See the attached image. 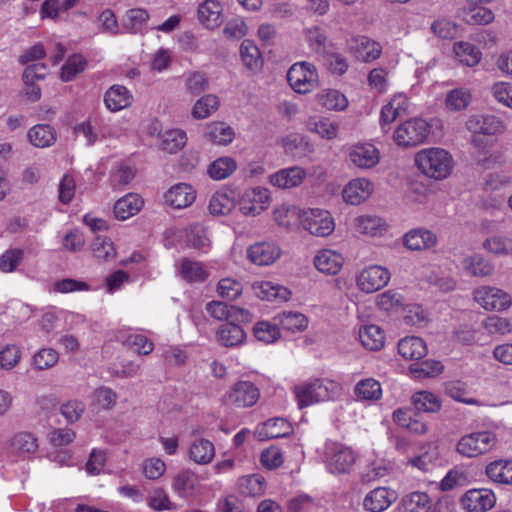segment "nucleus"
Returning <instances> with one entry per match:
<instances>
[{"label":"nucleus","mask_w":512,"mask_h":512,"mask_svg":"<svg viewBox=\"0 0 512 512\" xmlns=\"http://www.w3.org/2000/svg\"><path fill=\"white\" fill-rule=\"evenodd\" d=\"M306 172L299 166L281 169L269 176V184L278 189H291L302 184Z\"/></svg>","instance_id":"obj_21"},{"label":"nucleus","mask_w":512,"mask_h":512,"mask_svg":"<svg viewBox=\"0 0 512 512\" xmlns=\"http://www.w3.org/2000/svg\"><path fill=\"white\" fill-rule=\"evenodd\" d=\"M453 52L456 59L463 65L474 67L482 59L480 49L470 42L458 41L453 45Z\"/></svg>","instance_id":"obj_38"},{"label":"nucleus","mask_w":512,"mask_h":512,"mask_svg":"<svg viewBox=\"0 0 512 512\" xmlns=\"http://www.w3.org/2000/svg\"><path fill=\"white\" fill-rule=\"evenodd\" d=\"M240 55L243 64L250 70H258L262 59L258 47L251 40H244L240 46Z\"/></svg>","instance_id":"obj_55"},{"label":"nucleus","mask_w":512,"mask_h":512,"mask_svg":"<svg viewBox=\"0 0 512 512\" xmlns=\"http://www.w3.org/2000/svg\"><path fill=\"white\" fill-rule=\"evenodd\" d=\"M306 40L311 50L319 56L324 55L327 49V37L319 27H311L306 29Z\"/></svg>","instance_id":"obj_64"},{"label":"nucleus","mask_w":512,"mask_h":512,"mask_svg":"<svg viewBox=\"0 0 512 512\" xmlns=\"http://www.w3.org/2000/svg\"><path fill=\"white\" fill-rule=\"evenodd\" d=\"M353 228L359 234L375 237L385 231V223L380 217L361 215L353 220Z\"/></svg>","instance_id":"obj_40"},{"label":"nucleus","mask_w":512,"mask_h":512,"mask_svg":"<svg viewBox=\"0 0 512 512\" xmlns=\"http://www.w3.org/2000/svg\"><path fill=\"white\" fill-rule=\"evenodd\" d=\"M313 264L320 273L335 276L344 265V257L335 250L321 249L316 253Z\"/></svg>","instance_id":"obj_19"},{"label":"nucleus","mask_w":512,"mask_h":512,"mask_svg":"<svg viewBox=\"0 0 512 512\" xmlns=\"http://www.w3.org/2000/svg\"><path fill=\"white\" fill-rule=\"evenodd\" d=\"M373 183L363 177L350 180L342 191L343 200L350 205H359L365 202L373 193Z\"/></svg>","instance_id":"obj_17"},{"label":"nucleus","mask_w":512,"mask_h":512,"mask_svg":"<svg viewBox=\"0 0 512 512\" xmlns=\"http://www.w3.org/2000/svg\"><path fill=\"white\" fill-rule=\"evenodd\" d=\"M430 508L431 498L425 492H412L401 500V512H429Z\"/></svg>","instance_id":"obj_47"},{"label":"nucleus","mask_w":512,"mask_h":512,"mask_svg":"<svg viewBox=\"0 0 512 512\" xmlns=\"http://www.w3.org/2000/svg\"><path fill=\"white\" fill-rule=\"evenodd\" d=\"M278 319L282 328L290 332L303 331L308 326L306 316L299 312H283Z\"/></svg>","instance_id":"obj_61"},{"label":"nucleus","mask_w":512,"mask_h":512,"mask_svg":"<svg viewBox=\"0 0 512 512\" xmlns=\"http://www.w3.org/2000/svg\"><path fill=\"white\" fill-rule=\"evenodd\" d=\"M315 97L317 103L327 110L342 111L348 106L346 96L336 89H322Z\"/></svg>","instance_id":"obj_44"},{"label":"nucleus","mask_w":512,"mask_h":512,"mask_svg":"<svg viewBox=\"0 0 512 512\" xmlns=\"http://www.w3.org/2000/svg\"><path fill=\"white\" fill-rule=\"evenodd\" d=\"M326 470L334 475L349 473L355 464V454L346 445L327 440L318 450Z\"/></svg>","instance_id":"obj_3"},{"label":"nucleus","mask_w":512,"mask_h":512,"mask_svg":"<svg viewBox=\"0 0 512 512\" xmlns=\"http://www.w3.org/2000/svg\"><path fill=\"white\" fill-rule=\"evenodd\" d=\"M234 207V202L229 194L225 191L215 192L209 201V212L212 215H227Z\"/></svg>","instance_id":"obj_57"},{"label":"nucleus","mask_w":512,"mask_h":512,"mask_svg":"<svg viewBox=\"0 0 512 512\" xmlns=\"http://www.w3.org/2000/svg\"><path fill=\"white\" fill-rule=\"evenodd\" d=\"M341 393V385L328 378H315L293 387V394L300 409L335 400Z\"/></svg>","instance_id":"obj_1"},{"label":"nucleus","mask_w":512,"mask_h":512,"mask_svg":"<svg viewBox=\"0 0 512 512\" xmlns=\"http://www.w3.org/2000/svg\"><path fill=\"white\" fill-rule=\"evenodd\" d=\"M149 13L143 8H132L126 11L122 25L124 29L132 34L143 33L147 27Z\"/></svg>","instance_id":"obj_39"},{"label":"nucleus","mask_w":512,"mask_h":512,"mask_svg":"<svg viewBox=\"0 0 512 512\" xmlns=\"http://www.w3.org/2000/svg\"><path fill=\"white\" fill-rule=\"evenodd\" d=\"M415 163L421 173L434 180L446 179L452 172L454 161L451 154L442 148H426L415 155Z\"/></svg>","instance_id":"obj_2"},{"label":"nucleus","mask_w":512,"mask_h":512,"mask_svg":"<svg viewBox=\"0 0 512 512\" xmlns=\"http://www.w3.org/2000/svg\"><path fill=\"white\" fill-rule=\"evenodd\" d=\"M382 394L381 384L374 378L362 379L354 387V395L359 402L374 403L381 399Z\"/></svg>","instance_id":"obj_31"},{"label":"nucleus","mask_w":512,"mask_h":512,"mask_svg":"<svg viewBox=\"0 0 512 512\" xmlns=\"http://www.w3.org/2000/svg\"><path fill=\"white\" fill-rule=\"evenodd\" d=\"M391 278L389 270L381 265H368L355 274L356 287L365 294H371L385 287Z\"/></svg>","instance_id":"obj_8"},{"label":"nucleus","mask_w":512,"mask_h":512,"mask_svg":"<svg viewBox=\"0 0 512 512\" xmlns=\"http://www.w3.org/2000/svg\"><path fill=\"white\" fill-rule=\"evenodd\" d=\"M185 90L191 95H198L208 88V78L199 71H188L182 76Z\"/></svg>","instance_id":"obj_58"},{"label":"nucleus","mask_w":512,"mask_h":512,"mask_svg":"<svg viewBox=\"0 0 512 512\" xmlns=\"http://www.w3.org/2000/svg\"><path fill=\"white\" fill-rule=\"evenodd\" d=\"M485 472L494 483L512 485V460H495L486 466Z\"/></svg>","instance_id":"obj_34"},{"label":"nucleus","mask_w":512,"mask_h":512,"mask_svg":"<svg viewBox=\"0 0 512 512\" xmlns=\"http://www.w3.org/2000/svg\"><path fill=\"white\" fill-rule=\"evenodd\" d=\"M348 157L356 167L370 169L378 164L380 152L370 143L356 144L350 147Z\"/></svg>","instance_id":"obj_18"},{"label":"nucleus","mask_w":512,"mask_h":512,"mask_svg":"<svg viewBox=\"0 0 512 512\" xmlns=\"http://www.w3.org/2000/svg\"><path fill=\"white\" fill-rule=\"evenodd\" d=\"M412 404L418 411L427 413L438 412L441 408L440 398L430 391H418L412 396Z\"/></svg>","instance_id":"obj_50"},{"label":"nucleus","mask_w":512,"mask_h":512,"mask_svg":"<svg viewBox=\"0 0 512 512\" xmlns=\"http://www.w3.org/2000/svg\"><path fill=\"white\" fill-rule=\"evenodd\" d=\"M198 19L208 29H214L223 21V7L218 0H205L198 6Z\"/></svg>","instance_id":"obj_26"},{"label":"nucleus","mask_w":512,"mask_h":512,"mask_svg":"<svg viewBox=\"0 0 512 512\" xmlns=\"http://www.w3.org/2000/svg\"><path fill=\"white\" fill-rule=\"evenodd\" d=\"M358 336L364 348L378 351L384 346V331L375 324H365L359 327Z\"/></svg>","instance_id":"obj_32"},{"label":"nucleus","mask_w":512,"mask_h":512,"mask_svg":"<svg viewBox=\"0 0 512 512\" xmlns=\"http://www.w3.org/2000/svg\"><path fill=\"white\" fill-rule=\"evenodd\" d=\"M301 223L305 230L317 237H328L335 230V222L329 211L311 208L303 211Z\"/></svg>","instance_id":"obj_9"},{"label":"nucleus","mask_w":512,"mask_h":512,"mask_svg":"<svg viewBox=\"0 0 512 512\" xmlns=\"http://www.w3.org/2000/svg\"><path fill=\"white\" fill-rule=\"evenodd\" d=\"M467 129L474 134L473 143L480 145V135H495L504 130L503 122L494 115H473L467 123Z\"/></svg>","instance_id":"obj_12"},{"label":"nucleus","mask_w":512,"mask_h":512,"mask_svg":"<svg viewBox=\"0 0 512 512\" xmlns=\"http://www.w3.org/2000/svg\"><path fill=\"white\" fill-rule=\"evenodd\" d=\"M408 108V97L404 93L395 94L381 109L380 124L382 129L384 130L386 125L391 124L398 117L406 115Z\"/></svg>","instance_id":"obj_23"},{"label":"nucleus","mask_w":512,"mask_h":512,"mask_svg":"<svg viewBox=\"0 0 512 512\" xmlns=\"http://www.w3.org/2000/svg\"><path fill=\"white\" fill-rule=\"evenodd\" d=\"M486 3H466L463 10V20L470 25H487L494 20V13L487 8Z\"/></svg>","instance_id":"obj_36"},{"label":"nucleus","mask_w":512,"mask_h":512,"mask_svg":"<svg viewBox=\"0 0 512 512\" xmlns=\"http://www.w3.org/2000/svg\"><path fill=\"white\" fill-rule=\"evenodd\" d=\"M350 51L362 62H371L378 59L382 53L381 45L366 36L353 38L349 43Z\"/></svg>","instance_id":"obj_22"},{"label":"nucleus","mask_w":512,"mask_h":512,"mask_svg":"<svg viewBox=\"0 0 512 512\" xmlns=\"http://www.w3.org/2000/svg\"><path fill=\"white\" fill-rule=\"evenodd\" d=\"M259 435L267 439L286 437L292 432L291 424L284 418H271L258 430Z\"/></svg>","instance_id":"obj_49"},{"label":"nucleus","mask_w":512,"mask_h":512,"mask_svg":"<svg viewBox=\"0 0 512 512\" xmlns=\"http://www.w3.org/2000/svg\"><path fill=\"white\" fill-rule=\"evenodd\" d=\"M436 243V235L424 228L412 229L403 236V245L411 251L430 249Z\"/></svg>","instance_id":"obj_25"},{"label":"nucleus","mask_w":512,"mask_h":512,"mask_svg":"<svg viewBox=\"0 0 512 512\" xmlns=\"http://www.w3.org/2000/svg\"><path fill=\"white\" fill-rule=\"evenodd\" d=\"M186 133L181 129H171L162 136L161 147L169 153H176L186 144Z\"/></svg>","instance_id":"obj_59"},{"label":"nucleus","mask_w":512,"mask_h":512,"mask_svg":"<svg viewBox=\"0 0 512 512\" xmlns=\"http://www.w3.org/2000/svg\"><path fill=\"white\" fill-rule=\"evenodd\" d=\"M246 254L251 263L258 266H269L280 259L282 250L275 242L262 241L250 245Z\"/></svg>","instance_id":"obj_14"},{"label":"nucleus","mask_w":512,"mask_h":512,"mask_svg":"<svg viewBox=\"0 0 512 512\" xmlns=\"http://www.w3.org/2000/svg\"><path fill=\"white\" fill-rule=\"evenodd\" d=\"M173 492L182 499H194L201 493V483L197 473L190 469L180 470L172 480Z\"/></svg>","instance_id":"obj_13"},{"label":"nucleus","mask_w":512,"mask_h":512,"mask_svg":"<svg viewBox=\"0 0 512 512\" xmlns=\"http://www.w3.org/2000/svg\"><path fill=\"white\" fill-rule=\"evenodd\" d=\"M397 499V493L387 487L371 490L363 499V507L369 512H383Z\"/></svg>","instance_id":"obj_20"},{"label":"nucleus","mask_w":512,"mask_h":512,"mask_svg":"<svg viewBox=\"0 0 512 512\" xmlns=\"http://www.w3.org/2000/svg\"><path fill=\"white\" fill-rule=\"evenodd\" d=\"M255 338L265 344H271L280 338L278 325L269 321H259L253 328Z\"/></svg>","instance_id":"obj_56"},{"label":"nucleus","mask_w":512,"mask_h":512,"mask_svg":"<svg viewBox=\"0 0 512 512\" xmlns=\"http://www.w3.org/2000/svg\"><path fill=\"white\" fill-rule=\"evenodd\" d=\"M196 198V191L187 183H178L172 186L164 196L165 203L175 209L190 206Z\"/></svg>","instance_id":"obj_24"},{"label":"nucleus","mask_w":512,"mask_h":512,"mask_svg":"<svg viewBox=\"0 0 512 512\" xmlns=\"http://www.w3.org/2000/svg\"><path fill=\"white\" fill-rule=\"evenodd\" d=\"M10 447L13 452L25 456L34 453L38 448L37 439L33 434L20 432L14 435L10 441Z\"/></svg>","instance_id":"obj_51"},{"label":"nucleus","mask_w":512,"mask_h":512,"mask_svg":"<svg viewBox=\"0 0 512 512\" xmlns=\"http://www.w3.org/2000/svg\"><path fill=\"white\" fill-rule=\"evenodd\" d=\"M398 353L407 360H418L427 354V346L423 339L408 336L399 341Z\"/></svg>","instance_id":"obj_37"},{"label":"nucleus","mask_w":512,"mask_h":512,"mask_svg":"<svg viewBox=\"0 0 512 512\" xmlns=\"http://www.w3.org/2000/svg\"><path fill=\"white\" fill-rule=\"evenodd\" d=\"M189 455L191 460L197 464H208L215 456L214 444L207 439H196L190 446Z\"/></svg>","instance_id":"obj_48"},{"label":"nucleus","mask_w":512,"mask_h":512,"mask_svg":"<svg viewBox=\"0 0 512 512\" xmlns=\"http://www.w3.org/2000/svg\"><path fill=\"white\" fill-rule=\"evenodd\" d=\"M473 295L474 300L487 311H503L512 305V297L497 287L481 286Z\"/></svg>","instance_id":"obj_11"},{"label":"nucleus","mask_w":512,"mask_h":512,"mask_svg":"<svg viewBox=\"0 0 512 512\" xmlns=\"http://www.w3.org/2000/svg\"><path fill=\"white\" fill-rule=\"evenodd\" d=\"M236 321L222 324L217 331V340L226 347L240 345L246 338V333L237 324Z\"/></svg>","instance_id":"obj_41"},{"label":"nucleus","mask_w":512,"mask_h":512,"mask_svg":"<svg viewBox=\"0 0 512 512\" xmlns=\"http://www.w3.org/2000/svg\"><path fill=\"white\" fill-rule=\"evenodd\" d=\"M219 98L214 94H206L194 104L191 114L195 119H205L219 108Z\"/></svg>","instance_id":"obj_52"},{"label":"nucleus","mask_w":512,"mask_h":512,"mask_svg":"<svg viewBox=\"0 0 512 512\" xmlns=\"http://www.w3.org/2000/svg\"><path fill=\"white\" fill-rule=\"evenodd\" d=\"M179 274L188 282H202L207 277V271L202 263L189 259L182 260L179 268Z\"/></svg>","instance_id":"obj_53"},{"label":"nucleus","mask_w":512,"mask_h":512,"mask_svg":"<svg viewBox=\"0 0 512 512\" xmlns=\"http://www.w3.org/2000/svg\"><path fill=\"white\" fill-rule=\"evenodd\" d=\"M306 128L309 132L318 135L325 140H334L339 133L338 123L324 116H310L306 121Z\"/></svg>","instance_id":"obj_27"},{"label":"nucleus","mask_w":512,"mask_h":512,"mask_svg":"<svg viewBox=\"0 0 512 512\" xmlns=\"http://www.w3.org/2000/svg\"><path fill=\"white\" fill-rule=\"evenodd\" d=\"M142 197L136 193H128L118 199L114 205V215L118 220H127L136 215L143 207Z\"/></svg>","instance_id":"obj_28"},{"label":"nucleus","mask_w":512,"mask_h":512,"mask_svg":"<svg viewBox=\"0 0 512 512\" xmlns=\"http://www.w3.org/2000/svg\"><path fill=\"white\" fill-rule=\"evenodd\" d=\"M496 503L494 492L487 488L470 489L461 498L466 512H486Z\"/></svg>","instance_id":"obj_15"},{"label":"nucleus","mask_w":512,"mask_h":512,"mask_svg":"<svg viewBox=\"0 0 512 512\" xmlns=\"http://www.w3.org/2000/svg\"><path fill=\"white\" fill-rule=\"evenodd\" d=\"M471 101V94L465 88H458L447 93L445 106L449 111H460L465 109Z\"/></svg>","instance_id":"obj_60"},{"label":"nucleus","mask_w":512,"mask_h":512,"mask_svg":"<svg viewBox=\"0 0 512 512\" xmlns=\"http://www.w3.org/2000/svg\"><path fill=\"white\" fill-rule=\"evenodd\" d=\"M463 271L473 277H485L491 275L494 266L490 260L481 254L466 256L461 261Z\"/></svg>","instance_id":"obj_30"},{"label":"nucleus","mask_w":512,"mask_h":512,"mask_svg":"<svg viewBox=\"0 0 512 512\" xmlns=\"http://www.w3.org/2000/svg\"><path fill=\"white\" fill-rule=\"evenodd\" d=\"M205 137L213 144L226 146L234 137V130L224 122H212L206 126Z\"/></svg>","instance_id":"obj_43"},{"label":"nucleus","mask_w":512,"mask_h":512,"mask_svg":"<svg viewBox=\"0 0 512 512\" xmlns=\"http://www.w3.org/2000/svg\"><path fill=\"white\" fill-rule=\"evenodd\" d=\"M119 340H121L124 344L135 347L136 352L140 355H148L153 349V343L142 334L138 333H121L119 336Z\"/></svg>","instance_id":"obj_62"},{"label":"nucleus","mask_w":512,"mask_h":512,"mask_svg":"<svg viewBox=\"0 0 512 512\" xmlns=\"http://www.w3.org/2000/svg\"><path fill=\"white\" fill-rule=\"evenodd\" d=\"M287 81L296 93L307 94L312 92L319 84L318 71L310 62H296L287 72Z\"/></svg>","instance_id":"obj_6"},{"label":"nucleus","mask_w":512,"mask_h":512,"mask_svg":"<svg viewBox=\"0 0 512 512\" xmlns=\"http://www.w3.org/2000/svg\"><path fill=\"white\" fill-rule=\"evenodd\" d=\"M237 169V162L229 156L219 157L208 165L207 174L213 180L220 181L231 176Z\"/></svg>","instance_id":"obj_46"},{"label":"nucleus","mask_w":512,"mask_h":512,"mask_svg":"<svg viewBox=\"0 0 512 512\" xmlns=\"http://www.w3.org/2000/svg\"><path fill=\"white\" fill-rule=\"evenodd\" d=\"M206 311L212 318L219 321L249 322L252 319V315L248 310L238 306H228L221 301L207 303Z\"/></svg>","instance_id":"obj_16"},{"label":"nucleus","mask_w":512,"mask_h":512,"mask_svg":"<svg viewBox=\"0 0 512 512\" xmlns=\"http://www.w3.org/2000/svg\"><path fill=\"white\" fill-rule=\"evenodd\" d=\"M252 289L255 295L267 301L280 300L286 301L290 297V291L279 284L271 281H258L253 283Z\"/></svg>","instance_id":"obj_29"},{"label":"nucleus","mask_w":512,"mask_h":512,"mask_svg":"<svg viewBox=\"0 0 512 512\" xmlns=\"http://www.w3.org/2000/svg\"><path fill=\"white\" fill-rule=\"evenodd\" d=\"M30 143L38 148H47L56 142V131L48 124H37L28 131Z\"/></svg>","instance_id":"obj_42"},{"label":"nucleus","mask_w":512,"mask_h":512,"mask_svg":"<svg viewBox=\"0 0 512 512\" xmlns=\"http://www.w3.org/2000/svg\"><path fill=\"white\" fill-rule=\"evenodd\" d=\"M429 123L419 117L402 122L394 131L395 143L404 148L416 147L423 144L430 134Z\"/></svg>","instance_id":"obj_5"},{"label":"nucleus","mask_w":512,"mask_h":512,"mask_svg":"<svg viewBox=\"0 0 512 512\" xmlns=\"http://www.w3.org/2000/svg\"><path fill=\"white\" fill-rule=\"evenodd\" d=\"M482 327L490 335H506L512 332V323L509 319L492 315L482 321Z\"/></svg>","instance_id":"obj_63"},{"label":"nucleus","mask_w":512,"mask_h":512,"mask_svg":"<svg viewBox=\"0 0 512 512\" xmlns=\"http://www.w3.org/2000/svg\"><path fill=\"white\" fill-rule=\"evenodd\" d=\"M260 398L258 387L250 381H238L233 384L224 395V401L228 405L237 408H249L254 406Z\"/></svg>","instance_id":"obj_10"},{"label":"nucleus","mask_w":512,"mask_h":512,"mask_svg":"<svg viewBox=\"0 0 512 512\" xmlns=\"http://www.w3.org/2000/svg\"><path fill=\"white\" fill-rule=\"evenodd\" d=\"M271 203L270 191L261 186L243 190L238 196V207L242 215L256 217L268 209Z\"/></svg>","instance_id":"obj_7"},{"label":"nucleus","mask_w":512,"mask_h":512,"mask_svg":"<svg viewBox=\"0 0 512 512\" xmlns=\"http://www.w3.org/2000/svg\"><path fill=\"white\" fill-rule=\"evenodd\" d=\"M482 246L485 251L494 256L507 257L512 255V237L505 233H497L487 237Z\"/></svg>","instance_id":"obj_35"},{"label":"nucleus","mask_w":512,"mask_h":512,"mask_svg":"<svg viewBox=\"0 0 512 512\" xmlns=\"http://www.w3.org/2000/svg\"><path fill=\"white\" fill-rule=\"evenodd\" d=\"M104 102L110 111L117 112L131 104L132 95L126 87L113 85L106 91Z\"/></svg>","instance_id":"obj_33"},{"label":"nucleus","mask_w":512,"mask_h":512,"mask_svg":"<svg viewBox=\"0 0 512 512\" xmlns=\"http://www.w3.org/2000/svg\"><path fill=\"white\" fill-rule=\"evenodd\" d=\"M497 443L498 437L495 432L480 430L461 436L455 445V450L462 457L472 459L490 453Z\"/></svg>","instance_id":"obj_4"},{"label":"nucleus","mask_w":512,"mask_h":512,"mask_svg":"<svg viewBox=\"0 0 512 512\" xmlns=\"http://www.w3.org/2000/svg\"><path fill=\"white\" fill-rule=\"evenodd\" d=\"M238 488L243 495L260 496L264 492V478L260 474L243 476L238 480Z\"/></svg>","instance_id":"obj_54"},{"label":"nucleus","mask_w":512,"mask_h":512,"mask_svg":"<svg viewBox=\"0 0 512 512\" xmlns=\"http://www.w3.org/2000/svg\"><path fill=\"white\" fill-rule=\"evenodd\" d=\"M301 210L286 203L277 205L273 210V219L281 227L289 229L302 219Z\"/></svg>","instance_id":"obj_45"}]
</instances>
